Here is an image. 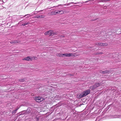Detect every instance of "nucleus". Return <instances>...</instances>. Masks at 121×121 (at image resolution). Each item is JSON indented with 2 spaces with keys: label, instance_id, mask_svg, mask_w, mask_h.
Listing matches in <instances>:
<instances>
[{
  "label": "nucleus",
  "instance_id": "obj_1",
  "mask_svg": "<svg viewBox=\"0 0 121 121\" xmlns=\"http://www.w3.org/2000/svg\"><path fill=\"white\" fill-rule=\"evenodd\" d=\"M90 92V90H86L83 92L82 94H81L79 95V97L80 98H81L83 97H85L89 94Z\"/></svg>",
  "mask_w": 121,
  "mask_h": 121
},
{
  "label": "nucleus",
  "instance_id": "obj_2",
  "mask_svg": "<svg viewBox=\"0 0 121 121\" xmlns=\"http://www.w3.org/2000/svg\"><path fill=\"white\" fill-rule=\"evenodd\" d=\"M66 11L63 10H58L57 11H56L53 12V13L54 15H56L57 14H61L67 13Z\"/></svg>",
  "mask_w": 121,
  "mask_h": 121
},
{
  "label": "nucleus",
  "instance_id": "obj_3",
  "mask_svg": "<svg viewBox=\"0 0 121 121\" xmlns=\"http://www.w3.org/2000/svg\"><path fill=\"white\" fill-rule=\"evenodd\" d=\"M100 84L99 83H97L95 84L94 85L92 86H91L90 87V88L93 90L96 88L97 87L100 86Z\"/></svg>",
  "mask_w": 121,
  "mask_h": 121
},
{
  "label": "nucleus",
  "instance_id": "obj_4",
  "mask_svg": "<svg viewBox=\"0 0 121 121\" xmlns=\"http://www.w3.org/2000/svg\"><path fill=\"white\" fill-rule=\"evenodd\" d=\"M63 57L66 56V57H69L73 56V54L72 53H64L63 54Z\"/></svg>",
  "mask_w": 121,
  "mask_h": 121
},
{
  "label": "nucleus",
  "instance_id": "obj_5",
  "mask_svg": "<svg viewBox=\"0 0 121 121\" xmlns=\"http://www.w3.org/2000/svg\"><path fill=\"white\" fill-rule=\"evenodd\" d=\"M35 99L36 102H39L42 100V98L39 97H35Z\"/></svg>",
  "mask_w": 121,
  "mask_h": 121
},
{
  "label": "nucleus",
  "instance_id": "obj_6",
  "mask_svg": "<svg viewBox=\"0 0 121 121\" xmlns=\"http://www.w3.org/2000/svg\"><path fill=\"white\" fill-rule=\"evenodd\" d=\"M20 42V41L18 40H14L13 41L10 42V43L11 44L19 43Z\"/></svg>",
  "mask_w": 121,
  "mask_h": 121
},
{
  "label": "nucleus",
  "instance_id": "obj_7",
  "mask_svg": "<svg viewBox=\"0 0 121 121\" xmlns=\"http://www.w3.org/2000/svg\"><path fill=\"white\" fill-rule=\"evenodd\" d=\"M52 32V30H49L45 32L44 33V35H51V34Z\"/></svg>",
  "mask_w": 121,
  "mask_h": 121
},
{
  "label": "nucleus",
  "instance_id": "obj_8",
  "mask_svg": "<svg viewBox=\"0 0 121 121\" xmlns=\"http://www.w3.org/2000/svg\"><path fill=\"white\" fill-rule=\"evenodd\" d=\"M30 56H28L26 57L23 58L22 59L23 60H26L27 61L30 60Z\"/></svg>",
  "mask_w": 121,
  "mask_h": 121
},
{
  "label": "nucleus",
  "instance_id": "obj_9",
  "mask_svg": "<svg viewBox=\"0 0 121 121\" xmlns=\"http://www.w3.org/2000/svg\"><path fill=\"white\" fill-rule=\"evenodd\" d=\"M100 72L103 74H105L107 73H109L110 72V71L107 70L102 71H100Z\"/></svg>",
  "mask_w": 121,
  "mask_h": 121
},
{
  "label": "nucleus",
  "instance_id": "obj_10",
  "mask_svg": "<svg viewBox=\"0 0 121 121\" xmlns=\"http://www.w3.org/2000/svg\"><path fill=\"white\" fill-rule=\"evenodd\" d=\"M20 107H19L18 108H17L16 110L13 111V112H12V114H15L16 113L17 111L20 108Z\"/></svg>",
  "mask_w": 121,
  "mask_h": 121
},
{
  "label": "nucleus",
  "instance_id": "obj_11",
  "mask_svg": "<svg viewBox=\"0 0 121 121\" xmlns=\"http://www.w3.org/2000/svg\"><path fill=\"white\" fill-rule=\"evenodd\" d=\"M62 53H58L56 54V56L59 57H63Z\"/></svg>",
  "mask_w": 121,
  "mask_h": 121
},
{
  "label": "nucleus",
  "instance_id": "obj_12",
  "mask_svg": "<svg viewBox=\"0 0 121 121\" xmlns=\"http://www.w3.org/2000/svg\"><path fill=\"white\" fill-rule=\"evenodd\" d=\"M57 33L56 32H53V31H52V32L51 34V35H50L49 36H53L56 35Z\"/></svg>",
  "mask_w": 121,
  "mask_h": 121
},
{
  "label": "nucleus",
  "instance_id": "obj_13",
  "mask_svg": "<svg viewBox=\"0 0 121 121\" xmlns=\"http://www.w3.org/2000/svg\"><path fill=\"white\" fill-rule=\"evenodd\" d=\"M37 57H36L33 56L32 57H30V60L32 61L33 60L35 59Z\"/></svg>",
  "mask_w": 121,
  "mask_h": 121
},
{
  "label": "nucleus",
  "instance_id": "obj_14",
  "mask_svg": "<svg viewBox=\"0 0 121 121\" xmlns=\"http://www.w3.org/2000/svg\"><path fill=\"white\" fill-rule=\"evenodd\" d=\"M101 46H106L107 45V44L106 43H101Z\"/></svg>",
  "mask_w": 121,
  "mask_h": 121
},
{
  "label": "nucleus",
  "instance_id": "obj_15",
  "mask_svg": "<svg viewBox=\"0 0 121 121\" xmlns=\"http://www.w3.org/2000/svg\"><path fill=\"white\" fill-rule=\"evenodd\" d=\"M30 23L29 22H26L24 24H22V26H25L26 25H27L28 24H29Z\"/></svg>",
  "mask_w": 121,
  "mask_h": 121
},
{
  "label": "nucleus",
  "instance_id": "obj_16",
  "mask_svg": "<svg viewBox=\"0 0 121 121\" xmlns=\"http://www.w3.org/2000/svg\"><path fill=\"white\" fill-rule=\"evenodd\" d=\"M101 43H96V45H97V46H101Z\"/></svg>",
  "mask_w": 121,
  "mask_h": 121
},
{
  "label": "nucleus",
  "instance_id": "obj_17",
  "mask_svg": "<svg viewBox=\"0 0 121 121\" xmlns=\"http://www.w3.org/2000/svg\"><path fill=\"white\" fill-rule=\"evenodd\" d=\"M103 52H100L99 53H96L95 54L96 55H97L98 54H103Z\"/></svg>",
  "mask_w": 121,
  "mask_h": 121
},
{
  "label": "nucleus",
  "instance_id": "obj_18",
  "mask_svg": "<svg viewBox=\"0 0 121 121\" xmlns=\"http://www.w3.org/2000/svg\"><path fill=\"white\" fill-rule=\"evenodd\" d=\"M24 80L23 79H19V81L20 82H23Z\"/></svg>",
  "mask_w": 121,
  "mask_h": 121
},
{
  "label": "nucleus",
  "instance_id": "obj_19",
  "mask_svg": "<svg viewBox=\"0 0 121 121\" xmlns=\"http://www.w3.org/2000/svg\"><path fill=\"white\" fill-rule=\"evenodd\" d=\"M97 18H96V19H91V21H96L97 19Z\"/></svg>",
  "mask_w": 121,
  "mask_h": 121
},
{
  "label": "nucleus",
  "instance_id": "obj_20",
  "mask_svg": "<svg viewBox=\"0 0 121 121\" xmlns=\"http://www.w3.org/2000/svg\"><path fill=\"white\" fill-rule=\"evenodd\" d=\"M40 18H43L44 17V16L43 15H41V16H40Z\"/></svg>",
  "mask_w": 121,
  "mask_h": 121
},
{
  "label": "nucleus",
  "instance_id": "obj_21",
  "mask_svg": "<svg viewBox=\"0 0 121 121\" xmlns=\"http://www.w3.org/2000/svg\"><path fill=\"white\" fill-rule=\"evenodd\" d=\"M101 2H105V0H101Z\"/></svg>",
  "mask_w": 121,
  "mask_h": 121
},
{
  "label": "nucleus",
  "instance_id": "obj_22",
  "mask_svg": "<svg viewBox=\"0 0 121 121\" xmlns=\"http://www.w3.org/2000/svg\"><path fill=\"white\" fill-rule=\"evenodd\" d=\"M91 1V0H88V1H85V2H83V3H86L87 2H88L89 1Z\"/></svg>",
  "mask_w": 121,
  "mask_h": 121
},
{
  "label": "nucleus",
  "instance_id": "obj_23",
  "mask_svg": "<svg viewBox=\"0 0 121 121\" xmlns=\"http://www.w3.org/2000/svg\"><path fill=\"white\" fill-rule=\"evenodd\" d=\"M33 18H38V16H35Z\"/></svg>",
  "mask_w": 121,
  "mask_h": 121
},
{
  "label": "nucleus",
  "instance_id": "obj_24",
  "mask_svg": "<svg viewBox=\"0 0 121 121\" xmlns=\"http://www.w3.org/2000/svg\"><path fill=\"white\" fill-rule=\"evenodd\" d=\"M40 15L38 16V18H40Z\"/></svg>",
  "mask_w": 121,
  "mask_h": 121
},
{
  "label": "nucleus",
  "instance_id": "obj_25",
  "mask_svg": "<svg viewBox=\"0 0 121 121\" xmlns=\"http://www.w3.org/2000/svg\"><path fill=\"white\" fill-rule=\"evenodd\" d=\"M70 75H71V76H73V74H71Z\"/></svg>",
  "mask_w": 121,
  "mask_h": 121
},
{
  "label": "nucleus",
  "instance_id": "obj_26",
  "mask_svg": "<svg viewBox=\"0 0 121 121\" xmlns=\"http://www.w3.org/2000/svg\"><path fill=\"white\" fill-rule=\"evenodd\" d=\"M75 4H77V3H75Z\"/></svg>",
  "mask_w": 121,
  "mask_h": 121
},
{
  "label": "nucleus",
  "instance_id": "obj_27",
  "mask_svg": "<svg viewBox=\"0 0 121 121\" xmlns=\"http://www.w3.org/2000/svg\"><path fill=\"white\" fill-rule=\"evenodd\" d=\"M32 16V15H31V16Z\"/></svg>",
  "mask_w": 121,
  "mask_h": 121
}]
</instances>
